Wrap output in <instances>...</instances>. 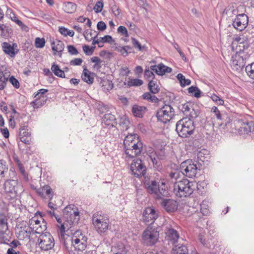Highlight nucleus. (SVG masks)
I'll return each mask as SVG.
<instances>
[{"instance_id":"obj_46","label":"nucleus","mask_w":254,"mask_h":254,"mask_svg":"<svg viewBox=\"0 0 254 254\" xmlns=\"http://www.w3.org/2000/svg\"><path fill=\"white\" fill-rule=\"evenodd\" d=\"M179 109L184 113V114L188 116L189 112L191 109V106L190 103H186L180 105Z\"/></svg>"},{"instance_id":"obj_52","label":"nucleus","mask_w":254,"mask_h":254,"mask_svg":"<svg viewBox=\"0 0 254 254\" xmlns=\"http://www.w3.org/2000/svg\"><path fill=\"white\" fill-rule=\"evenodd\" d=\"M199 114L198 110H195L193 108H191L187 116H189L190 119H194L196 118Z\"/></svg>"},{"instance_id":"obj_7","label":"nucleus","mask_w":254,"mask_h":254,"mask_svg":"<svg viewBox=\"0 0 254 254\" xmlns=\"http://www.w3.org/2000/svg\"><path fill=\"white\" fill-rule=\"evenodd\" d=\"M87 237L81 231L77 230L71 237V245L75 250L82 252L87 246Z\"/></svg>"},{"instance_id":"obj_45","label":"nucleus","mask_w":254,"mask_h":254,"mask_svg":"<svg viewBox=\"0 0 254 254\" xmlns=\"http://www.w3.org/2000/svg\"><path fill=\"white\" fill-rule=\"evenodd\" d=\"M188 92L196 98L200 97L201 91L196 86H190L188 88Z\"/></svg>"},{"instance_id":"obj_50","label":"nucleus","mask_w":254,"mask_h":254,"mask_svg":"<svg viewBox=\"0 0 254 254\" xmlns=\"http://www.w3.org/2000/svg\"><path fill=\"white\" fill-rule=\"evenodd\" d=\"M211 113L214 114V116L216 117V119L218 120H222V115L220 113V111L218 110V108L216 106H213L211 109Z\"/></svg>"},{"instance_id":"obj_20","label":"nucleus","mask_w":254,"mask_h":254,"mask_svg":"<svg viewBox=\"0 0 254 254\" xmlns=\"http://www.w3.org/2000/svg\"><path fill=\"white\" fill-rule=\"evenodd\" d=\"M160 182H157L154 178L145 176L144 178V184L148 192L153 194Z\"/></svg>"},{"instance_id":"obj_13","label":"nucleus","mask_w":254,"mask_h":254,"mask_svg":"<svg viewBox=\"0 0 254 254\" xmlns=\"http://www.w3.org/2000/svg\"><path fill=\"white\" fill-rule=\"evenodd\" d=\"M4 188L5 192L17 194L23 191L21 184L14 180L6 181L4 184Z\"/></svg>"},{"instance_id":"obj_56","label":"nucleus","mask_w":254,"mask_h":254,"mask_svg":"<svg viewBox=\"0 0 254 254\" xmlns=\"http://www.w3.org/2000/svg\"><path fill=\"white\" fill-rule=\"evenodd\" d=\"M95 47L90 48L88 45H84L83 46V50L86 55H91L94 51Z\"/></svg>"},{"instance_id":"obj_25","label":"nucleus","mask_w":254,"mask_h":254,"mask_svg":"<svg viewBox=\"0 0 254 254\" xmlns=\"http://www.w3.org/2000/svg\"><path fill=\"white\" fill-rule=\"evenodd\" d=\"M48 91V90L47 89H39L36 94L34 93V97L36 98V99L31 103V104L34 108H38L44 105V102L42 103L39 99L43 94L47 93Z\"/></svg>"},{"instance_id":"obj_4","label":"nucleus","mask_w":254,"mask_h":254,"mask_svg":"<svg viewBox=\"0 0 254 254\" xmlns=\"http://www.w3.org/2000/svg\"><path fill=\"white\" fill-rule=\"evenodd\" d=\"M194 189V183L188 179H183L175 183L174 190H178L177 195L180 197H187L192 193Z\"/></svg>"},{"instance_id":"obj_32","label":"nucleus","mask_w":254,"mask_h":254,"mask_svg":"<svg viewBox=\"0 0 254 254\" xmlns=\"http://www.w3.org/2000/svg\"><path fill=\"white\" fill-rule=\"evenodd\" d=\"M149 157L151 160L154 167L159 171L161 170L162 168L161 162L160 161V160L161 159L158 158L157 154L153 152L149 154Z\"/></svg>"},{"instance_id":"obj_5","label":"nucleus","mask_w":254,"mask_h":254,"mask_svg":"<svg viewBox=\"0 0 254 254\" xmlns=\"http://www.w3.org/2000/svg\"><path fill=\"white\" fill-rule=\"evenodd\" d=\"M158 228L149 225L142 234L144 244L147 246H153L158 241L159 233Z\"/></svg>"},{"instance_id":"obj_18","label":"nucleus","mask_w":254,"mask_h":254,"mask_svg":"<svg viewBox=\"0 0 254 254\" xmlns=\"http://www.w3.org/2000/svg\"><path fill=\"white\" fill-rule=\"evenodd\" d=\"M158 217V214L153 207H147L143 211V220L146 223H150L152 225L155 220Z\"/></svg>"},{"instance_id":"obj_31","label":"nucleus","mask_w":254,"mask_h":254,"mask_svg":"<svg viewBox=\"0 0 254 254\" xmlns=\"http://www.w3.org/2000/svg\"><path fill=\"white\" fill-rule=\"evenodd\" d=\"M52 49L54 52V54L56 55V52L60 53L61 56L62 52L63 51L64 47V43L60 40L54 41L51 44Z\"/></svg>"},{"instance_id":"obj_39","label":"nucleus","mask_w":254,"mask_h":254,"mask_svg":"<svg viewBox=\"0 0 254 254\" xmlns=\"http://www.w3.org/2000/svg\"><path fill=\"white\" fill-rule=\"evenodd\" d=\"M200 212L203 215H208L209 214V202L207 200H204L200 204Z\"/></svg>"},{"instance_id":"obj_61","label":"nucleus","mask_w":254,"mask_h":254,"mask_svg":"<svg viewBox=\"0 0 254 254\" xmlns=\"http://www.w3.org/2000/svg\"><path fill=\"white\" fill-rule=\"evenodd\" d=\"M138 4L139 5L141 6L146 12L147 11V7H148L149 5L147 3L146 0H138Z\"/></svg>"},{"instance_id":"obj_41","label":"nucleus","mask_w":254,"mask_h":254,"mask_svg":"<svg viewBox=\"0 0 254 254\" xmlns=\"http://www.w3.org/2000/svg\"><path fill=\"white\" fill-rule=\"evenodd\" d=\"M102 89L105 92H108L112 90L113 88V84L111 81L109 80H103L100 82Z\"/></svg>"},{"instance_id":"obj_47","label":"nucleus","mask_w":254,"mask_h":254,"mask_svg":"<svg viewBox=\"0 0 254 254\" xmlns=\"http://www.w3.org/2000/svg\"><path fill=\"white\" fill-rule=\"evenodd\" d=\"M245 70L250 77L254 79V63L246 66Z\"/></svg>"},{"instance_id":"obj_53","label":"nucleus","mask_w":254,"mask_h":254,"mask_svg":"<svg viewBox=\"0 0 254 254\" xmlns=\"http://www.w3.org/2000/svg\"><path fill=\"white\" fill-rule=\"evenodd\" d=\"M103 7V0H100L98 1L96 4L95 5L94 7V10L96 13L100 12Z\"/></svg>"},{"instance_id":"obj_16","label":"nucleus","mask_w":254,"mask_h":254,"mask_svg":"<svg viewBox=\"0 0 254 254\" xmlns=\"http://www.w3.org/2000/svg\"><path fill=\"white\" fill-rule=\"evenodd\" d=\"M160 205L163 209L168 213L175 212L178 207V202L174 199L170 198L163 199L161 201Z\"/></svg>"},{"instance_id":"obj_59","label":"nucleus","mask_w":254,"mask_h":254,"mask_svg":"<svg viewBox=\"0 0 254 254\" xmlns=\"http://www.w3.org/2000/svg\"><path fill=\"white\" fill-rule=\"evenodd\" d=\"M198 239L200 242L204 246L207 245V241L206 240L205 234L200 233L198 236Z\"/></svg>"},{"instance_id":"obj_3","label":"nucleus","mask_w":254,"mask_h":254,"mask_svg":"<svg viewBox=\"0 0 254 254\" xmlns=\"http://www.w3.org/2000/svg\"><path fill=\"white\" fill-rule=\"evenodd\" d=\"M92 221L95 230L100 234L105 233L108 229L110 223L109 217L102 212L98 211L94 213Z\"/></svg>"},{"instance_id":"obj_15","label":"nucleus","mask_w":254,"mask_h":254,"mask_svg":"<svg viewBox=\"0 0 254 254\" xmlns=\"http://www.w3.org/2000/svg\"><path fill=\"white\" fill-rule=\"evenodd\" d=\"M31 234H33L32 229L27 222L23 223L16 232V236L20 240L29 239Z\"/></svg>"},{"instance_id":"obj_51","label":"nucleus","mask_w":254,"mask_h":254,"mask_svg":"<svg viewBox=\"0 0 254 254\" xmlns=\"http://www.w3.org/2000/svg\"><path fill=\"white\" fill-rule=\"evenodd\" d=\"M45 44V40L44 38L37 37L35 39V47L37 48H43Z\"/></svg>"},{"instance_id":"obj_49","label":"nucleus","mask_w":254,"mask_h":254,"mask_svg":"<svg viewBox=\"0 0 254 254\" xmlns=\"http://www.w3.org/2000/svg\"><path fill=\"white\" fill-rule=\"evenodd\" d=\"M131 43L134 48L137 49L138 51H142L144 48V46H142L139 41L136 40L135 38H131Z\"/></svg>"},{"instance_id":"obj_8","label":"nucleus","mask_w":254,"mask_h":254,"mask_svg":"<svg viewBox=\"0 0 254 254\" xmlns=\"http://www.w3.org/2000/svg\"><path fill=\"white\" fill-rule=\"evenodd\" d=\"M174 115L173 108L170 105H165L157 111L156 116L159 121L165 124L169 122Z\"/></svg>"},{"instance_id":"obj_57","label":"nucleus","mask_w":254,"mask_h":254,"mask_svg":"<svg viewBox=\"0 0 254 254\" xmlns=\"http://www.w3.org/2000/svg\"><path fill=\"white\" fill-rule=\"evenodd\" d=\"M91 61L92 63H94L95 64L94 65V68H100L101 67V65H100L101 63V60L98 57H93L91 59Z\"/></svg>"},{"instance_id":"obj_21","label":"nucleus","mask_w":254,"mask_h":254,"mask_svg":"<svg viewBox=\"0 0 254 254\" xmlns=\"http://www.w3.org/2000/svg\"><path fill=\"white\" fill-rule=\"evenodd\" d=\"M17 47V45L16 43L11 44L9 43L3 42L1 44V48L4 53L11 58L14 57L18 53V50L16 49Z\"/></svg>"},{"instance_id":"obj_28","label":"nucleus","mask_w":254,"mask_h":254,"mask_svg":"<svg viewBox=\"0 0 254 254\" xmlns=\"http://www.w3.org/2000/svg\"><path fill=\"white\" fill-rule=\"evenodd\" d=\"M31 133L29 131L27 127H22L20 128L19 136L20 140L25 144L29 143V138L30 137Z\"/></svg>"},{"instance_id":"obj_63","label":"nucleus","mask_w":254,"mask_h":254,"mask_svg":"<svg viewBox=\"0 0 254 254\" xmlns=\"http://www.w3.org/2000/svg\"><path fill=\"white\" fill-rule=\"evenodd\" d=\"M97 28L99 30L103 31L107 28L106 24L103 21H99L97 25Z\"/></svg>"},{"instance_id":"obj_38","label":"nucleus","mask_w":254,"mask_h":254,"mask_svg":"<svg viewBox=\"0 0 254 254\" xmlns=\"http://www.w3.org/2000/svg\"><path fill=\"white\" fill-rule=\"evenodd\" d=\"M156 151L154 152L159 159H163L166 156L165 146L157 145L155 146Z\"/></svg>"},{"instance_id":"obj_27","label":"nucleus","mask_w":254,"mask_h":254,"mask_svg":"<svg viewBox=\"0 0 254 254\" xmlns=\"http://www.w3.org/2000/svg\"><path fill=\"white\" fill-rule=\"evenodd\" d=\"M116 119L114 115L106 114L103 118L102 124L108 127H113L117 124Z\"/></svg>"},{"instance_id":"obj_2","label":"nucleus","mask_w":254,"mask_h":254,"mask_svg":"<svg viewBox=\"0 0 254 254\" xmlns=\"http://www.w3.org/2000/svg\"><path fill=\"white\" fill-rule=\"evenodd\" d=\"M194 129L193 121L188 118L179 120L176 125V130L178 134L183 138L190 137L193 133Z\"/></svg>"},{"instance_id":"obj_35","label":"nucleus","mask_w":254,"mask_h":254,"mask_svg":"<svg viewBox=\"0 0 254 254\" xmlns=\"http://www.w3.org/2000/svg\"><path fill=\"white\" fill-rule=\"evenodd\" d=\"M118 33L121 35L120 39V44H123V42H126L127 40V29L123 26H120L117 29Z\"/></svg>"},{"instance_id":"obj_43","label":"nucleus","mask_w":254,"mask_h":254,"mask_svg":"<svg viewBox=\"0 0 254 254\" xmlns=\"http://www.w3.org/2000/svg\"><path fill=\"white\" fill-rule=\"evenodd\" d=\"M143 83L142 80L137 78H128V87L135 86L139 87Z\"/></svg>"},{"instance_id":"obj_30","label":"nucleus","mask_w":254,"mask_h":254,"mask_svg":"<svg viewBox=\"0 0 254 254\" xmlns=\"http://www.w3.org/2000/svg\"><path fill=\"white\" fill-rule=\"evenodd\" d=\"M171 253L172 254H188V250L187 247L181 244L174 245Z\"/></svg>"},{"instance_id":"obj_55","label":"nucleus","mask_w":254,"mask_h":254,"mask_svg":"<svg viewBox=\"0 0 254 254\" xmlns=\"http://www.w3.org/2000/svg\"><path fill=\"white\" fill-rule=\"evenodd\" d=\"M180 176L179 172L178 171H172L169 174V178L173 182L176 181Z\"/></svg>"},{"instance_id":"obj_60","label":"nucleus","mask_w":254,"mask_h":254,"mask_svg":"<svg viewBox=\"0 0 254 254\" xmlns=\"http://www.w3.org/2000/svg\"><path fill=\"white\" fill-rule=\"evenodd\" d=\"M135 139H139L138 135L136 134H131L128 133V143H132V142H134Z\"/></svg>"},{"instance_id":"obj_1","label":"nucleus","mask_w":254,"mask_h":254,"mask_svg":"<svg viewBox=\"0 0 254 254\" xmlns=\"http://www.w3.org/2000/svg\"><path fill=\"white\" fill-rule=\"evenodd\" d=\"M63 212L64 220L61 226H59L62 235H64L66 230L71 229L72 226L77 224L80 219L78 209L73 205L65 207Z\"/></svg>"},{"instance_id":"obj_19","label":"nucleus","mask_w":254,"mask_h":254,"mask_svg":"<svg viewBox=\"0 0 254 254\" xmlns=\"http://www.w3.org/2000/svg\"><path fill=\"white\" fill-rule=\"evenodd\" d=\"M154 197L156 199H160L162 200L165 199V197L169 196L170 193L165 186V184L162 182L161 184H159L156 190L154 191Z\"/></svg>"},{"instance_id":"obj_33","label":"nucleus","mask_w":254,"mask_h":254,"mask_svg":"<svg viewBox=\"0 0 254 254\" xmlns=\"http://www.w3.org/2000/svg\"><path fill=\"white\" fill-rule=\"evenodd\" d=\"M82 79L88 84H92L94 81V74L84 68L81 75Z\"/></svg>"},{"instance_id":"obj_10","label":"nucleus","mask_w":254,"mask_h":254,"mask_svg":"<svg viewBox=\"0 0 254 254\" xmlns=\"http://www.w3.org/2000/svg\"><path fill=\"white\" fill-rule=\"evenodd\" d=\"M249 58L247 54L244 52H237L232 57L231 65L233 70L236 71L241 70L245 66L246 61Z\"/></svg>"},{"instance_id":"obj_36","label":"nucleus","mask_w":254,"mask_h":254,"mask_svg":"<svg viewBox=\"0 0 254 254\" xmlns=\"http://www.w3.org/2000/svg\"><path fill=\"white\" fill-rule=\"evenodd\" d=\"M76 9V5L71 2H65L64 4L63 9L68 13H74Z\"/></svg>"},{"instance_id":"obj_26","label":"nucleus","mask_w":254,"mask_h":254,"mask_svg":"<svg viewBox=\"0 0 254 254\" xmlns=\"http://www.w3.org/2000/svg\"><path fill=\"white\" fill-rule=\"evenodd\" d=\"M242 125L239 129L240 134H247L249 132L254 134V122L253 121L244 122Z\"/></svg>"},{"instance_id":"obj_44","label":"nucleus","mask_w":254,"mask_h":254,"mask_svg":"<svg viewBox=\"0 0 254 254\" xmlns=\"http://www.w3.org/2000/svg\"><path fill=\"white\" fill-rule=\"evenodd\" d=\"M59 31L62 35L65 37L67 36L73 37L74 34V32L73 30H68L67 28L64 27H59Z\"/></svg>"},{"instance_id":"obj_62","label":"nucleus","mask_w":254,"mask_h":254,"mask_svg":"<svg viewBox=\"0 0 254 254\" xmlns=\"http://www.w3.org/2000/svg\"><path fill=\"white\" fill-rule=\"evenodd\" d=\"M83 60L80 58H75L70 62V64L72 65H80Z\"/></svg>"},{"instance_id":"obj_11","label":"nucleus","mask_w":254,"mask_h":254,"mask_svg":"<svg viewBox=\"0 0 254 254\" xmlns=\"http://www.w3.org/2000/svg\"><path fill=\"white\" fill-rule=\"evenodd\" d=\"M131 174L135 177H145L146 168L140 159H135L130 166Z\"/></svg>"},{"instance_id":"obj_12","label":"nucleus","mask_w":254,"mask_h":254,"mask_svg":"<svg viewBox=\"0 0 254 254\" xmlns=\"http://www.w3.org/2000/svg\"><path fill=\"white\" fill-rule=\"evenodd\" d=\"M42 221L38 220L35 217H33L29 220L28 223L29 226L32 229V232L34 234H43V232L47 229V223L42 218Z\"/></svg>"},{"instance_id":"obj_23","label":"nucleus","mask_w":254,"mask_h":254,"mask_svg":"<svg viewBox=\"0 0 254 254\" xmlns=\"http://www.w3.org/2000/svg\"><path fill=\"white\" fill-rule=\"evenodd\" d=\"M150 69L155 72L159 75H163L166 73H170L172 69L171 67L160 64L158 65H151Z\"/></svg>"},{"instance_id":"obj_17","label":"nucleus","mask_w":254,"mask_h":254,"mask_svg":"<svg viewBox=\"0 0 254 254\" xmlns=\"http://www.w3.org/2000/svg\"><path fill=\"white\" fill-rule=\"evenodd\" d=\"M132 143H128V157L133 158L139 154L142 149V143L139 139H135Z\"/></svg>"},{"instance_id":"obj_54","label":"nucleus","mask_w":254,"mask_h":254,"mask_svg":"<svg viewBox=\"0 0 254 254\" xmlns=\"http://www.w3.org/2000/svg\"><path fill=\"white\" fill-rule=\"evenodd\" d=\"M9 81L15 88L18 89L20 87L19 82L14 76H11L9 77Z\"/></svg>"},{"instance_id":"obj_42","label":"nucleus","mask_w":254,"mask_h":254,"mask_svg":"<svg viewBox=\"0 0 254 254\" xmlns=\"http://www.w3.org/2000/svg\"><path fill=\"white\" fill-rule=\"evenodd\" d=\"M148 88L152 94H156L159 91V88L156 82L153 80H150L148 84Z\"/></svg>"},{"instance_id":"obj_37","label":"nucleus","mask_w":254,"mask_h":254,"mask_svg":"<svg viewBox=\"0 0 254 254\" xmlns=\"http://www.w3.org/2000/svg\"><path fill=\"white\" fill-rule=\"evenodd\" d=\"M51 70L55 75L61 78L65 77L64 71L60 68V67L58 64H55V63L52 65Z\"/></svg>"},{"instance_id":"obj_14","label":"nucleus","mask_w":254,"mask_h":254,"mask_svg":"<svg viewBox=\"0 0 254 254\" xmlns=\"http://www.w3.org/2000/svg\"><path fill=\"white\" fill-rule=\"evenodd\" d=\"M249 22L248 16L244 14H237L236 17L233 21L232 25L234 28L242 31L248 26Z\"/></svg>"},{"instance_id":"obj_22","label":"nucleus","mask_w":254,"mask_h":254,"mask_svg":"<svg viewBox=\"0 0 254 254\" xmlns=\"http://www.w3.org/2000/svg\"><path fill=\"white\" fill-rule=\"evenodd\" d=\"M31 188L35 190L38 195L41 197H45V194H46L50 199L53 198V192L51 187L48 185H46L38 189H36L33 186L31 187Z\"/></svg>"},{"instance_id":"obj_9","label":"nucleus","mask_w":254,"mask_h":254,"mask_svg":"<svg viewBox=\"0 0 254 254\" xmlns=\"http://www.w3.org/2000/svg\"><path fill=\"white\" fill-rule=\"evenodd\" d=\"M37 243L39 247L43 251L51 250L55 245V241L50 233L45 232L40 235Z\"/></svg>"},{"instance_id":"obj_34","label":"nucleus","mask_w":254,"mask_h":254,"mask_svg":"<svg viewBox=\"0 0 254 254\" xmlns=\"http://www.w3.org/2000/svg\"><path fill=\"white\" fill-rule=\"evenodd\" d=\"M7 231V217L3 214H0V234H3Z\"/></svg>"},{"instance_id":"obj_24","label":"nucleus","mask_w":254,"mask_h":254,"mask_svg":"<svg viewBox=\"0 0 254 254\" xmlns=\"http://www.w3.org/2000/svg\"><path fill=\"white\" fill-rule=\"evenodd\" d=\"M165 233L168 241L175 245L178 242L179 235L178 232L172 228H167Z\"/></svg>"},{"instance_id":"obj_40","label":"nucleus","mask_w":254,"mask_h":254,"mask_svg":"<svg viewBox=\"0 0 254 254\" xmlns=\"http://www.w3.org/2000/svg\"><path fill=\"white\" fill-rule=\"evenodd\" d=\"M8 170V166L6 162L3 160H0V177H4L7 173Z\"/></svg>"},{"instance_id":"obj_29","label":"nucleus","mask_w":254,"mask_h":254,"mask_svg":"<svg viewBox=\"0 0 254 254\" xmlns=\"http://www.w3.org/2000/svg\"><path fill=\"white\" fill-rule=\"evenodd\" d=\"M146 107L137 105H134L131 109L133 115L138 118H142L146 111Z\"/></svg>"},{"instance_id":"obj_6","label":"nucleus","mask_w":254,"mask_h":254,"mask_svg":"<svg viewBox=\"0 0 254 254\" xmlns=\"http://www.w3.org/2000/svg\"><path fill=\"white\" fill-rule=\"evenodd\" d=\"M197 162L188 159L183 162L180 165V171L185 176L191 178L195 177L199 166H197Z\"/></svg>"},{"instance_id":"obj_48","label":"nucleus","mask_w":254,"mask_h":254,"mask_svg":"<svg viewBox=\"0 0 254 254\" xmlns=\"http://www.w3.org/2000/svg\"><path fill=\"white\" fill-rule=\"evenodd\" d=\"M151 69H146L144 71V78L148 81L153 80L155 77V75Z\"/></svg>"},{"instance_id":"obj_64","label":"nucleus","mask_w":254,"mask_h":254,"mask_svg":"<svg viewBox=\"0 0 254 254\" xmlns=\"http://www.w3.org/2000/svg\"><path fill=\"white\" fill-rule=\"evenodd\" d=\"M101 41L104 43H110L111 42L113 38L110 35H106L104 37L101 38Z\"/></svg>"},{"instance_id":"obj_58","label":"nucleus","mask_w":254,"mask_h":254,"mask_svg":"<svg viewBox=\"0 0 254 254\" xmlns=\"http://www.w3.org/2000/svg\"><path fill=\"white\" fill-rule=\"evenodd\" d=\"M67 48L68 53L71 55H77L78 54L77 49L72 45H68Z\"/></svg>"}]
</instances>
